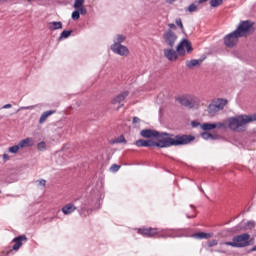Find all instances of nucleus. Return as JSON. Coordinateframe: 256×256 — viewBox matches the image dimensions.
I'll return each instance as SVG.
<instances>
[{"label": "nucleus", "mask_w": 256, "mask_h": 256, "mask_svg": "<svg viewBox=\"0 0 256 256\" xmlns=\"http://www.w3.org/2000/svg\"><path fill=\"white\" fill-rule=\"evenodd\" d=\"M185 49L187 53H193V45L187 39L181 40V42L177 45L176 51L174 49H164V57L168 59V61H177L180 57H184Z\"/></svg>", "instance_id": "nucleus-3"}, {"label": "nucleus", "mask_w": 256, "mask_h": 256, "mask_svg": "<svg viewBox=\"0 0 256 256\" xmlns=\"http://www.w3.org/2000/svg\"><path fill=\"white\" fill-rule=\"evenodd\" d=\"M224 245L228 247H235L236 249H243L251 245V235L249 233H243L236 235L232 238L231 242H224Z\"/></svg>", "instance_id": "nucleus-5"}, {"label": "nucleus", "mask_w": 256, "mask_h": 256, "mask_svg": "<svg viewBox=\"0 0 256 256\" xmlns=\"http://www.w3.org/2000/svg\"><path fill=\"white\" fill-rule=\"evenodd\" d=\"M126 39L127 37H125L124 35L118 34L114 43H118L119 45H121V43H123V41H125Z\"/></svg>", "instance_id": "nucleus-27"}, {"label": "nucleus", "mask_w": 256, "mask_h": 256, "mask_svg": "<svg viewBox=\"0 0 256 256\" xmlns=\"http://www.w3.org/2000/svg\"><path fill=\"white\" fill-rule=\"evenodd\" d=\"M80 215L84 216V217H87V214H85V209H81L80 210Z\"/></svg>", "instance_id": "nucleus-46"}, {"label": "nucleus", "mask_w": 256, "mask_h": 256, "mask_svg": "<svg viewBox=\"0 0 256 256\" xmlns=\"http://www.w3.org/2000/svg\"><path fill=\"white\" fill-rule=\"evenodd\" d=\"M80 17H81V14L79 13L78 10H75V11L72 12V19H73L74 21L79 20Z\"/></svg>", "instance_id": "nucleus-33"}, {"label": "nucleus", "mask_w": 256, "mask_h": 256, "mask_svg": "<svg viewBox=\"0 0 256 256\" xmlns=\"http://www.w3.org/2000/svg\"><path fill=\"white\" fill-rule=\"evenodd\" d=\"M201 137L202 139H215V137L213 136V134L209 133V132H202L201 133Z\"/></svg>", "instance_id": "nucleus-28"}, {"label": "nucleus", "mask_w": 256, "mask_h": 256, "mask_svg": "<svg viewBox=\"0 0 256 256\" xmlns=\"http://www.w3.org/2000/svg\"><path fill=\"white\" fill-rule=\"evenodd\" d=\"M201 63H203V59H194L186 61V66L188 69H193V67H200Z\"/></svg>", "instance_id": "nucleus-18"}, {"label": "nucleus", "mask_w": 256, "mask_h": 256, "mask_svg": "<svg viewBox=\"0 0 256 256\" xmlns=\"http://www.w3.org/2000/svg\"><path fill=\"white\" fill-rule=\"evenodd\" d=\"M176 25H178V27H180V29L183 31L184 27L181 18L176 19Z\"/></svg>", "instance_id": "nucleus-39"}, {"label": "nucleus", "mask_w": 256, "mask_h": 256, "mask_svg": "<svg viewBox=\"0 0 256 256\" xmlns=\"http://www.w3.org/2000/svg\"><path fill=\"white\" fill-rule=\"evenodd\" d=\"M169 237H181V231L179 230H172L169 234Z\"/></svg>", "instance_id": "nucleus-32"}, {"label": "nucleus", "mask_w": 256, "mask_h": 256, "mask_svg": "<svg viewBox=\"0 0 256 256\" xmlns=\"http://www.w3.org/2000/svg\"><path fill=\"white\" fill-rule=\"evenodd\" d=\"M9 253H12V251H11V250H9V251L7 252V255H9Z\"/></svg>", "instance_id": "nucleus-51"}, {"label": "nucleus", "mask_w": 256, "mask_h": 256, "mask_svg": "<svg viewBox=\"0 0 256 256\" xmlns=\"http://www.w3.org/2000/svg\"><path fill=\"white\" fill-rule=\"evenodd\" d=\"M116 143H127V140L125 139V136L121 135L116 139Z\"/></svg>", "instance_id": "nucleus-38"}, {"label": "nucleus", "mask_w": 256, "mask_h": 256, "mask_svg": "<svg viewBox=\"0 0 256 256\" xmlns=\"http://www.w3.org/2000/svg\"><path fill=\"white\" fill-rule=\"evenodd\" d=\"M183 144L182 138L177 137L176 140H173L171 138H164V140H158V142H154L152 140H144L140 139L137 140L134 145L136 147H181Z\"/></svg>", "instance_id": "nucleus-4"}, {"label": "nucleus", "mask_w": 256, "mask_h": 256, "mask_svg": "<svg viewBox=\"0 0 256 256\" xmlns=\"http://www.w3.org/2000/svg\"><path fill=\"white\" fill-rule=\"evenodd\" d=\"M2 159H3L4 163H6V161H9V159H10L9 154H3Z\"/></svg>", "instance_id": "nucleus-42"}, {"label": "nucleus", "mask_w": 256, "mask_h": 256, "mask_svg": "<svg viewBox=\"0 0 256 256\" xmlns=\"http://www.w3.org/2000/svg\"><path fill=\"white\" fill-rule=\"evenodd\" d=\"M251 251H256V246H254V247L251 249Z\"/></svg>", "instance_id": "nucleus-50"}, {"label": "nucleus", "mask_w": 256, "mask_h": 256, "mask_svg": "<svg viewBox=\"0 0 256 256\" xmlns=\"http://www.w3.org/2000/svg\"><path fill=\"white\" fill-rule=\"evenodd\" d=\"M80 13V15H86L87 14V8L85 6H81L79 8H75Z\"/></svg>", "instance_id": "nucleus-35"}, {"label": "nucleus", "mask_w": 256, "mask_h": 256, "mask_svg": "<svg viewBox=\"0 0 256 256\" xmlns=\"http://www.w3.org/2000/svg\"><path fill=\"white\" fill-rule=\"evenodd\" d=\"M162 38L168 47H175V43L177 42V34L173 32V30L169 29L165 31Z\"/></svg>", "instance_id": "nucleus-8"}, {"label": "nucleus", "mask_w": 256, "mask_h": 256, "mask_svg": "<svg viewBox=\"0 0 256 256\" xmlns=\"http://www.w3.org/2000/svg\"><path fill=\"white\" fill-rule=\"evenodd\" d=\"M199 125H200V127H201L202 124L199 123L198 121H192V122H191V126H192V127H199Z\"/></svg>", "instance_id": "nucleus-41"}, {"label": "nucleus", "mask_w": 256, "mask_h": 256, "mask_svg": "<svg viewBox=\"0 0 256 256\" xmlns=\"http://www.w3.org/2000/svg\"><path fill=\"white\" fill-rule=\"evenodd\" d=\"M74 211H77V207H75L73 203L66 204L62 208V213H64V215H71Z\"/></svg>", "instance_id": "nucleus-17"}, {"label": "nucleus", "mask_w": 256, "mask_h": 256, "mask_svg": "<svg viewBox=\"0 0 256 256\" xmlns=\"http://www.w3.org/2000/svg\"><path fill=\"white\" fill-rule=\"evenodd\" d=\"M132 123H133V125H137V123H141V119H139V117L135 116L132 119Z\"/></svg>", "instance_id": "nucleus-40"}, {"label": "nucleus", "mask_w": 256, "mask_h": 256, "mask_svg": "<svg viewBox=\"0 0 256 256\" xmlns=\"http://www.w3.org/2000/svg\"><path fill=\"white\" fill-rule=\"evenodd\" d=\"M48 29L50 31H57V29H63V23L61 21L50 22V23H48Z\"/></svg>", "instance_id": "nucleus-19"}, {"label": "nucleus", "mask_w": 256, "mask_h": 256, "mask_svg": "<svg viewBox=\"0 0 256 256\" xmlns=\"http://www.w3.org/2000/svg\"><path fill=\"white\" fill-rule=\"evenodd\" d=\"M1 256H3V255H1Z\"/></svg>", "instance_id": "nucleus-52"}, {"label": "nucleus", "mask_w": 256, "mask_h": 256, "mask_svg": "<svg viewBox=\"0 0 256 256\" xmlns=\"http://www.w3.org/2000/svg\"><path fill=\"white\" fill-rule=\"evenodd\" d=\"M20 149H21V146H19V144H17L12 147H9L8 151H9V153H18Z\"/></svg>", "instance_id": "nucleus-29"}, {"label": "nucleus", "mask_w": 256, "mask_h": 256, "mask_svg": "<svg viewBox=\"0 0 256 256\" xmlns=\"http://www.w3.org/2000/svg\"><path fill=\"white\" fill-rule=\"evenodd\" d=\"M256 121V114L254 115H238L228 118V129L236 131L237 133H243L247 131V125Z\"/></svg>", "instance_id": "nucleus-2"}, {"label": "nucleus", "mask_w": 256, "mask_h": 256, "mask_svg": "<svg viewBox=\"0 0 256 256\" xmlns=\"http://www.w3.org/2000/svg\"><path fill=\"white\" fill-rule=\"evenodd\" d=\"M201 129L203 131H213L215 129V123H203L201 124Z\"/></svg>", "instance_id": "nucleus-24"}, {"label": "nucleus", "mask_w": 256, "mask_h": 256, "mask_svg": "<svg viewBox=\"0 0 256 256\" xmlns=\"http://www.w3.org/2000/svg\"><path fill=\"white\" fill-rule=\"evenodd\" d=\"M187 11H188L189 13H195V11H197V5H195V4H190V5L188 6V8H187Z\"/></svg>", "instance_id": "nucleus-34"}, {"label": "nucleus", "mask_w": 256, "mask_h": 256, "mask_svg": "<svg viewBox=\"0 0 256 256\" xmlns=\"http://www.w3.org/2000/svg\"><path fill=\"white\" fill-rule=\"evenodd\" d=\"M9 0H0V3H7Z\"/></svg>", "instance_id": "nucleus-47"}, {"label": "nucleus", "mask_w": 256, "mask_h": 256, "mask_svg": "<svg viewBox=\"0 0 256 256\" xmlns=\"http://www.w3.org/2000/svg\"><path fill=\"white\" fill-rule=\"evenodd\" d=\"M119 169H121V166H120V165H117V164H113V165L110 167V171H113L114 173H117V171H119Z\"/></svg>", "instance_id": "nucleus-36"}, {"label": "nucleus", "mask_w": 256, "mask_h": 256, "mask_svg": "<svg viewBox=\"0 0 256 256\" xmlns=\"http://www.w3.org/2000/svg\"><path fill=\"white\" fill-rule=\"evenodd\" d=\"M138 235H142L143 237H155L159 234L158 228H138L137 229Z\"/></svg>", "instance_id": "nucleus-11"}, {"label": "nucleus", "mask_w": 256, "mask_h": 256, "mask_svg": "<svg viewBox=\"0 0 256 256\" xmlns=\"http://www.w3.org/2000/svg\"><path fill=\"white\" fill-rule=\"evenodd\" d=\"M38 151H45L47 149V144L45 142H39L37 144Z\"/></svg>", "instance_id": "nucleus-31"}, {"label": "nucleus", "mask_w": 256, "mask_h": 256, "mask_svg": "<svg viewBox=\"0 0 256 256\" xmlns=\"http://www.w3.org/2000/svg\"><path fill=\"white\" fill-rule=\"evenodd\" d=\"M72 33H73V30H64L60 35V39H67L71 37Z\"/></svg>", "instance_id": "nucleus-26"}, {"label": "nucleus", "mask_w": 256, "mask_h": 256, "mask_svg": "<svg viewBox=\"0 0 256 256\" xmlns=\"http://www.w3.org/2000/svg\"><path fill=\"white\" fill-rule=\"evenodd\" d=\"M20 149H25V147H33V145H35V140L33 138H26L21 140L18 143Z\"/></svg>", "instance_id": "nucleus-15"}, {"label": "nucleus", "mask_w": 256, "mask_h": 256, "mask_svg": "<svg viewBox=\"0 0 256 256\" xmlns=\"http://www.w3.org/2000/svg\"><path fill=\"white\" fill-rule=\"evenodd\" d=\"M195 239H210L211 233L199 232L194 234Z\"/></svg>", "instance_id": "nucleus-23"}, {"label": "nucleus", "mask_w": 256, "mask_h": 256, "mask_svg": "<svg viewBox=\"0 0 256 256\" xmlns=\"http://www.w3.org/2000/svg\"><path fill=\"white\" fill-rule=\"evenodd\" d=\"M38 183L41 187H45V185H47V181L46 180H38Z\"/></svg>", "instance_id": "nucleus-43"}, {"label": "nucleus", "mask_w": 256, "mask_h": 256, "mask_svg": "<svg viewBox=\"0 0 256 256\" xmlns=\"http://www.w3.org/2000/svg\"><path fill=\"white\" fill-rule=\"evenodd\" d=\"M214 127L215 129H229L228 118L225 121L214 123Z\"/></svg>", "instance_id": "nucleus-21"}, {"label": "nucleus", "mask_w": 256, "mask_h": 256, "mask_svg": "<svg viewBox=\"0 0 256 256\" xmlns=\"http://www.w3.org/2000/svg\"><path fill=\"white\" fill-rule=\"evenodd\" d=\"M239 39H241V36L234 30L224 37V45L231 49L239 43Z\"/></svg>", "instance_id": "nucleus-7"}, {"label": "nucleus", "mask_w": 256, "mask_h": 256, "mask_svg": "<svg viewBox=\"0 0 256 256\" xmlns=\"http://www.w3.org/2000/svg\"><path fill=\"white\" fill-rule=\"evenodd\" d=\"M255 227V222L254 221H248L245 224V227H242L241 224L239 226H236L235 230L236 231H247V229H253Z\"/></svg>", "instance_id": "nucleus-20"}, {"label": "nucleus", "mask_w": 256, "mask_h": 256, "mask_svg": "<svg viewBox=\"0 0 256 256\" xmlns=\"http://www.w3.org/2000/svg\"><path fill=\"white\" fill-rule=\"evenodd\" d=\"M193 217H195V216H189V215H187V218H188V219H193Z\"/></svg>", "instance_id": "nucleus-48"}, {"label": "nucleus", "mask_w": 256, "mask_h": 256, "mask_svg": "<svg viewBox=\"0 0 256 256\" xmlns=\"http://www.w3.org/2000/svg\"><path fill=\"white\" fill-rule=\"evenodd\" d=\"M255 25V23L251 20H244V21H240L237 29H235L234 31L237 32V34L240 37H246V35L250 32L253 31V26Z\"/></svg>", "instance_id": "nucleus-6"}, {"label": "nucleus", "mask_w": 256, "mask_h": 256, "mask_svg": "<svg viewBox=\"0 0 256 256\" xmlns=\"http://www.w3.org/2000/svg\"><path fill=\"white\" fill-rule=\"evenodd\" d=\"M111 50L113 53H116V55H121V57H127V55H129V48L119 43L112 44Z\"/></svg>", "instance_id": "nucleus-10"}, {"label": "nucleus", "mask_w": 256, "mask_h": 256, "mask_svg": "<svg viewBox=\"0 0 256 256\" xmlns=\"http://www.w3.org/2000/svg\"><path fill=\"white\" fill-rule=\"evenodd\" d=\"M13 106L11 104H5L2 109H11Z\"/></svg>", "instance_id": "nucleus-44"}, {"label": "nucleus", "mask_w": 256, "mask_h": 256, "mask_svg": "<svg viewBox=\"0 0 256 256\" xmlns=\"http://www.w3.org/2000/svg\"><path fill=\"white\" fill-rule=\"evenodd\" d=\"M127 97H129V91H124V92L118 94L116 97H114L112 99V103H113V105H117V103H123V101H125V99H127Z\"/></svg>", "instance_id": "nucleus-13"}, {"label": "nucleus", "mask_w": 256, "mask_h": 256, "mask_svg": "<svg viewBox=\"0 0 256 256\" xmlns=\"http://www.w3.org/2000/svg\"><path fill=\"white\" fill-rule=\"evenodd\" d=\"M56 111L55 110H48L42 113L40 119H39V124L43 125V123H45V121H47V119H49V117H51V115H55Z\"/></svg>", "instance_id": "nucleus-16"}, {"label": "nucleus", "mask_w": 256, "mask_h": 256, "mask_svg": "<svg viewBox=\"0 0 256 256\" xmlns=\"http://www.w3.org/2000/svg\"><path fill=\"white\" fill-rule=\"evenodd\" d=\"M140 135L144 137L145 139H151L152 137H156V139H159V141H164L165 138L173 139V141H177V137L183 140V143L180 144V147L183 145H189L193 143L195 140V136L193 135H187V134H178L174 135L171 133H165V132H159L157 130H151V129H144L140 132Z\"/></svg>", "instance_id": "nucleus-1"}, {"label": "nucleus", "mask_w": 256, "mask_h": 256, "mask_svg": "<svg viewBox=\"0 0 256 256\" xmlns=\"http://www.w3.org/2000/svg\"><path fill=\"white\" fill-rule=\"evenodd\" d=\"M168 27L170 29H177V26L175 24H173V23L168 24Z\"/></svg>", "instance_id": "nucleus-45"}, {"label": "nucleus", "mask_w": 256, "mask_h": 256, "mask_svg": "<svg viewBox=\"0 0 256 256\" xmlns=\"http://www.w3.org/2000/svg\"><path fill=\"white\" fill-rule=\"evenodd\" d=\"M179 102L184 107L193 109V107H197V105H199V98H197L195 96L183 97V98L179 99Z\"/></svg>", "instance_id": "nucleus-9"}, {"label": "nucleus", "mask_w": 256, "mask_h": 256, "mask_svg": "<svg viewBox=\"0 0 256 256\" xmlns=\"http://www.w3.org/2000/svg\"><path fill=\"white\" fill-rule=\"evenodd\" d=\"M218 110L223 111L229 101L227 99L218 98L212 102Z\"/></svg>", "instance_id": "nucleus-14"}, {"label": "nucleus", "mask_w": 256, "mask_h": 256, "mask_svg": "<svg viewBox=\"0 0 256 256\" xmlns=\"http://www.w3.org/2000/svg\"><path fill=\"white\" fill-rule=\"evenodd\" d=\"M208 0H199V3H205ZM223 4V0H210L211 7H219Z\"/></svg>", "instance_id": "nucleus-25"}, {"label": "nucleus", "mask_w": 256, "mask_h": 256, "mask_svg": "<svg viewBox=\"0 0 256 256\" xmlns=\"http://www.w3.org/2000/svg\"><path fill=\"white\" fill-rule=\"evenodd\" d=\"M23 241H27V236L20 235L12 240V243H15L12 246L13 251H19L23 245Z\"/></svg>", "instance_id": "nucleus-12"}, {"label": "nucleus", "mask_w": 256, "mask_h": 256, "mask_svg": "<svg viewBox=\"0 0 256 256\" xmlns=\"http://www.w3.org/2000/svg\"><path fill=\"white\" fill-rule=\"evenodd\" d=\"M21 109H31V107H22Z\"/></svg>", "instance_id": "nucleus-49"}, {"label": "nucleus", "mask_w": 256, "mask_h": 256, "mask_svg": "<svg viewBox=\"0 0 256 256\" xmlns=\"http://www.w3.org/2000/svg\"><path fill=\"white\" fill-rule=\"evenodd\" d=\"M85 0H75L74 2V9H79V7H83Z\"/></svg>", "instance_id": "nucleus-30"}, {"label": "nucleus", "mask_w": 256, "mask_h": 256, "mask_svg": "<svg viewBox=\"0 0 256 256\" xmlns=\"http://www.w3.org/2000/svg\"><path fill=\"white\" fill-rule=\"evenodd\" d=\"M219 242L217 240H210L207 242V247H215L218 245Z\"/></svg>", "instance_id": "nucleus-37"}, {"label": "nucleus", "mask_w": 256, "mask_h": 256, "mask_svg": "<svg viewBox=\"0 0 256 256\" xmlns=\"http://www.w3.org/2000/svg\"><path fill=\"white\" fill-rule=\"evenodd\" d=\"M207 111L209 113V115H215L217 113H219V108L217 106L214 105V103L212 102L211 104H209Z\"/></svg>", "instance_id": "nucleus-22"}]
</instances>
